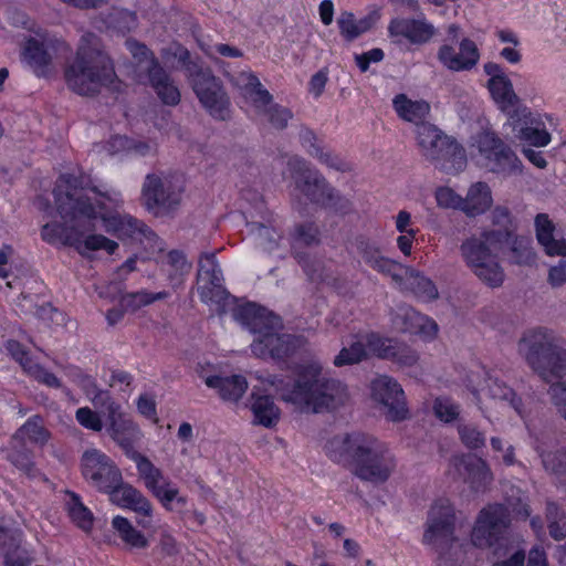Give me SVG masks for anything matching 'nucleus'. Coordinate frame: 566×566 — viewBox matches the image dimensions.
<instances>
[{
    "label": "nucleus",
    "mask_w": 566,
    "mask_h": 566,
    "mask_svg": "<svg viewBox=\"0 0 566 566\" xmlns=\"http://www.w3.org/2000/svg\"><path fill=\"white\" fill-rule=\"evenodd\" d=\"M185 75L208 114L217 120L231 118V102L222 81L205 65L199 56L192 59L188 49L181 48L176 54Z\"/></svg>",
    "instance_id": "nucleus-5"
},
{
    "label": "nucleus",
    "mask_w": 566,
    "mask_h": 566,
    "mask_svg": "<svg viewBox=\"0 0 566 566\" xmlns=\"http://www.w3.org/2000/svg\"><path fill=\"white\" fill-rule=\"evenodd\" d=\"M405 332L419 334L426 339H433L438 333V324L427 315H422L413 308L405 311Z\"/></svg>",
    "instance_id": "nucleus-42"
},
{
    "label": "nucleus",
    "mask_w": 566,
    "mask_h": 566,
    "mask_svg": "<svg viewBox=\"0 0 566 566\" xmlns=\"http://www.w3.org/2000/svg\"><path fill=\"white\" fill-rule=\"evenodd\" d=\"M437 206L441 209L460 210L463 212V197L448 186H439L434 190Z\"/></svg>",
    "instance_id": "nucleus-58"
},
{
    "label": "nucleus",
    "mask_w": 566,
    "mask_h": 566,
    "mask_svg": "<svg viewBox=\"0 0 566 566\" xmlns=\"http://www.w3.org/2000/svg\"><path fill=\"white\" fill-rule=\"evenodd\" d=\"M532 244V239L528 237H514L511 245L512 263L517 265H534L537 255Z\"/></svg>",
    "instance_id": "nucleus-46"
},
{
    "label": "nucleus",
    "mask_w": 566,
    "mask_h": 566,
    "mask_svg": "<svg viewBox=\"0 0 566 566\" xmlns=\"http://www.w3.org/2000/svg\"><path fill=\"white\" fill-rule=\"evenodd\" d=\"M290 235L292 240V251L295 250V243L311 247L318 244L321 241L319 229L313 221L295 224Z\"/></svg>",
    "instance_id": "nucleus-51"
},
{
    "label": "nucleus",
    "mask_w": 566,
    "mask_h": 566,
    "mask_svg": "<svg viewBox=\"0 0 566 566\" xmlns=\"http://www.w3.org/2000/svg\"><path fill=\"white\" fill-rule=\"evenodd\" d=\"M25 371L38 382L43 384L50 388L59 389L62 387L60 378L38 363L33 361Z\"/></svg>",
    "instance_id": "nucleus-62"
},
{
    "label": "nucleus",
    "mask_w": 566,
    "mask_h": 566,
    "mask_svg": "<svg viewBox=\"0 0 566 566\" xmlns=\"http://www.w3.org/2000/svg\"><path fill=\"white\" fill-rule=\"evenodd\" d=\"M83 478L98 492L106 495H142L135 488L124 482L115 461L98 449H87L81 457Z\"/></svg>",
    "instance_id": "nucleus-12"
},
{
    "label": "nucleus",
    "mask_w": 566,
    "mask_h": 566,
    "mask_svg": "<svg viewBox=\"0 0 566 566\" xmlns=\"http://www.w3.org/2000/svg\"><path fill=\"white\" fill-rule=\"evenodd\" d=\"M484 73L489 76L486 88L497 108L510 116L518 105L520 97L514 92L512 81L506 75L502 65L495 62H486L483 65Z\"/></svg>",
    "instance_id": "nucleus-22"
},
{
    "label": "nucleus",
    "mask_w": 566,
    "mask_h": 566,
    "mask_svg": "<svg viewBox=\"0 0 566 566\" xmlns=\"http://www.w3.org/2000/svg\"><path fill=\"white\" fill-rule=\"evenodd\" d=\"M115 504L130 510L136 514V522L143 528H149L154 523L153 505L147 497H116Z\"/></svg>",
    "instance_id": "nucleus-44"
},
{
    "label": "nucleus",
    "mask_w": 566,
    "mask_h": 566,
    "mask_svg": "<svg viewBox=\"0 0 566 566\" xmlns=\"http://www.w3.org/2000/svg\"><path fill=\"white\" fill-rule=\"evenodd\" d=\"M21 61L28 65L36 77H48L52 71V55L44 43L33 36L24 42Z\"/></svg>",
    "instance_id": "nucleus-32"
},
{
    "label": "nucleus",
    "mask_w": 566,
    "mask_h": 566,
    "mask_svg": "<svg viewBox=\"0 0 566 566\" xmlns=\"http://www.w3.org/2000/svg\"><path fill=\"white\" fill-rule=\"evenodd\" d=\"M545 120L552 122V115L533 112L527 106L516 107L509 116L515 136L524 144L536 148L546 147L552 142Z\"/></svg>",
    "instance_id": "nucleus-19"
},
{
    "label": "nucleus",
    "mask_w": 566,
    "mask_h": 566,
    "mask_svg": "<svg viewBox=\"0 0 566 566\" xmlns=\"http://www.w3.org/2000/svg\"><path fill=\"white\" fill-rule=\"evenodd\" d=\"M81 497H71L67 503V511L72 522L84 532H91L94 516L81 501Z\"/></svg>",
    "instance_id": "nucleus-53"
},
{
    "label": "nucleus",
    "mask_w": 566,
    "mask_h": 566,
    "mask_svg": "<svg viewBox=\"0 0 566 566\" xmlns=\"http://www.w3.org/2000/svg\"><path fill=\"white\" fill-rule=\"evenodd\" d=\"M101 197L97 200V218L103 222L104 230L117 239L143 241L151 239L155 232L142 220L130 216L120 214L117 210L123 206L124 199L119 191H99L96 187L92 188Z\"/></svg>",
    "instance_id": "nucleus-11"
},
{
    "label": "nucleus",
    "mask_w": 566,
    "mask_h": 566,
    "mask_svg": "<svg viewBox=\"0 0 566 566\" xmlns=\"http://www.w3.org/2000/svg\"><path fill=\"white\" fill-rule=\"evenodd\" d=\"M9 461L25 475L35 476L36 468L33 460V452L25 448L12 450L8 455Z\"/></svg>",
    "instance_id": "nucleus-59"
},
{
    "label": "nucleus",
    "mask_w": 566,
    "mask_h": 566,
    "mask_svg": "<svg viewBox=\"0 0 566 566\" xmlns=\"http://www.w3.org/2000/svg\"><path fill=\"white\" fill-rule=\"evenodd\" d=\"M511 524V514L503 504H491L480 511L473 530L471 542L478 548L495 546Z\"/></svg>",
    "instance_id": "nucleus-18"
},
{
    "label": "nucleus",
    "mask_w": 566,
    "mask_h": 566,
    "mask_svg": "<svg viewBox=\"0 0 566 566\" xmlns=\"http://www.w3.org/2000/svg\"><path fill=\"white\" fill-rule=\"evenodd\" d=\"M492 205L491 189L488 184L478 181L470 186L463 198V212L469 217L484 213Z\"/></svg>",
    "instance_id": "nucleus-39"
},
{
    "label": "nucleus",
    "mask_w": 566,
    "mask_h": 566,
    "mask_svg": "<svg viewBox=\"0 0 566 566\" xmlns=\"http://www.w3.org/2000/svg\"><path fill=\"white\" fill-rule=\"evenodd\" d=\"M520 348L525 350L527 364L545 381L562 379L566 375L564 340L553 329L537 327L524 333Z\"/></svg>",
    "instance_id": "nucleus-6"
},
{
    "label": "nucleus",
    "mask_w": 566,
    "mask_h": 566,
    "mask_svg": "<svg viewBox=\"0 0 566 566\" xmlns=\"http://www.w3.org/2000/svg\"><path fill=\"white\" fill-rule=\"evenodd\" d=\"M66 86L77 95L95 96L102 87L117 82L111 57L99 48L82 42L73 61L64 69Z\"/></svg>",
    "instance_id": "nucleus-4"
},
{
    "label": "nucleus",
    "mask_w": 566,
    "mask_h": 566,
    "mask_svg": "<svg viewBox=\"0 0 566 566\" xmlns=\"http://www.w3.org/2000/svg\"><path fill=\"white\" fill-rule=\"evenodd\" d=\"M458 434L462 444L469 450L482 449L485 446V434L471 423L458 424Z\"/></svg>",
    "instance_id": "nucleus-56"
},
{
    "label": "nucleus",
    "mask_w": 566,
    "mask_h": 566,
    "mask_svg": "<svg viewBox=\"0 0 566 566\" xmlns=\"http://www.w3.org/2000/svg\"><path fill=\"white\" fill-rule=\"evenodd\" d=\"M104 22L108 29L126 35L136 29L138 18L136 12L124 8H113L105 17Z\"/></svg>",
    "instance_id": "nucleus-45"
},
{
    "label": "nucleus",
    "mask_w": 566,
    "mask_h": 566,
    "mask_svg": "<svg viewBox=\"0 0 566 566\" xmlns=\"http://www.w3.org/2000/svg\"><path fill=\"white\" fill-rule=\"evenodd\" d=\"M392 107L405 122L412 123L416 127L423 122L430 113V104L423 99L413 101L405 93H399L392 98Z\"/></svg>",
    "instance_id": "nucleus-34"
},
{
    "label": "nucleus",
    "mask_w": 566,
    "mask_h": 566,
    "mask_svg": "<svg viewBox=\"0 0 566 566\" xmlns=\"http://www.w3.org/2000/svg\"><path fill=\"white\" fill-rule=\"evenodd\" d=\"M354 244L368 266L381 274L396 277L394 271L398 263L395 260L381 255L380 245L377 241L366 234H358L354 239Z\"/></svg>",
    "instance_id": "nucleus-28"
},
{
    "label": "nucleus",
    "mask_w": 566,
    "mask_h": 566,
    "mask_svg": "<svg viewBox=\"0 0 566 566\" xmlns=\"http://www.w3.org/2000/svg\"><path fill=\"white\" fill-rule=\"evenodd\" d=\"M484 381L489 396L493 399L507 401L514 411L520 416V418L526 423L527 412L525 410L522 398L517 396L516 392L504 381L496 377H492L489 373L485 374Z\"/></svg>",
    "instance_id": "nucleus-38"
},
{
    "label": "nucleus",
    "mask_w": 566,
    "mask_h": 566,
    "mask_svg": "<svg viewBox=\"0 0 566 566\" xmlns=\"http://www.w3.org/2000/svg\"><path fill=\"white\" fill-rule=\"evenodd\" d=\"M326 455L354 475L373 484H382L396 468L395 457L376 438L354 431L337 434L325 444Z\"/></svg>",
    "instance_id": "nucleus-2"
},
{
    "label": "nucleus",
    "mask_w": 566,
    "mask_h": 566,
    "mask_svg": "<svg viewBox=\"0 0 566 566\" xmlns=\"http://www.w3.org/2000/svg\"><path fill=\"white\" fill-rule=\"evenodd\" d=\"M72 381L83 391V394L97 407L104 408L106 413L113 415L120 409V405L115 401L108 390L98 387L94 376L84 373L80 367H75L71 373Z\"/></svg>",
    "instance_id": "nucleus-27"
},
{
    "label": "nucleus",
    "mask_w": 566,
    "mask_h": 566,
    "mask_svg": "<svg viewBox=\"0 0 566 566\" xmlns=\"http://www.w3.org/2000/svg\"><path fill=\"white\" fill-rule=\"evenodd\" d=\"M287 169L300 190L312 203L319 206L337 216H347L353 209V202L332 187L325 177L311 164L300 156H292L287 160Z\"/></svg>",
    "instance_id": "nucleus-8"
},
{
    "label": "nucleus",
    "mask_w": 566,
    "mask_h": 566,
    "mask_svg": "<svg viewBox=\"0 0 566 566\" xmlns=\"http://www.w3.org/2000/svg\"><path fill=\"white\" fill-rule=\"evenodd\" d=\"M223 274L216 252H205L198 261L197 293L202 303L213 306L222 316L235 302V297L223 285Z\"/></svg>",
    "instance_id": "nucleus-13"
},
{
    "label": "nucleus",
    "mask_w": 566,
    "mask_h": 566,
    "mask_svg": "<svg viewBox=\"0 0 566 566\" xmlns=\"http://www.w3.org/2000/svg\"><path fill=\"white\" fill-rule=\"evenodd\" d=\"M169 295L170 293L167 291L149 292L147 290H140L126 293L122 301L126 308L135 312L157 301L166 300Z\"/></svg>",
    "instance_id": "nucleus-47"
},
{
    "label": "nucleus",
    "mask_w": 566,
    "mask_h": 566,
    "mask_svg": "<svg viewBox=\"0 0 566 566\" xmlns=\"http://www.w3.org/2000/svg\"><path fill=\"white\" fill-rule=\"evenodd\" d=\"M368 359V352L360 340L353 342L348 347H343L334 357L335 367H344L360 364Z\"/></svg>",
    "instance_id": "nucleus-49"
},
{
    "label": "nucleus",
    "mask_w": 566,
    "mask_h": 566,
    "mask_svg": "<svg viewBox=\"0 0 566 566\" xmlns=\"http://www.w3.org/2000/svg\"><path fill=\"white\" fill-rule=\"evenodd\" d=\"M336 22L339 34L346 42L355 41L373 28L370 17H364L357 20L355 14L350 11H342Z\"/></svg>",
    "instance_id": "nucleus-40"
},
{
    "label": "nucleus",
    "mask_w": 566,
    "mask_h": 566,
    "mask_svg": "<svg viewBox=\"0 0 566 566\" xmlns=\"http://www.w3.org/2000/svg\"><path fill=\"white\" fill-rule=\"evenodd\" d=\"M235 318L252 334L253 340L265 343L275 333L280 317L266 307L254 302H248L235 311Z\"/></svg>",
    "instance_id": "nucleus-24"
},
{
    "label": "nucleus",
    "mask_w": 566,
    "mask_h": 566,
    "mask_svg": "<svg viewBox=\"0 0 566 566\" xmlns=\"http://www.w3.org/2000/svg\"><path fill=\"white\" fill-rule=\"evenodd\" d=\"M371 397L387 408L386 417L391 421H402L409 410L401 385L392 377L380 375L370 384Z\"/></svg>",
    "instance_id": "nucleus-21"
},
{
    "label": "nucleus",
    "mask_w": 566,
    "mask_h": 566,
    "mask_svg": "<svg viewBox=\"0 0 566 566\" xmlns=\"http://www.w3.org/2000/svg\"><path fill=\"white\" fill-rule=\"evenodd\" d=\"M326 455L354 475L373 484H382L396 468L395 457L376 438L354 431L337 434L325 444Z\"/></svg>",
    "instance_id": "nucleus-3"
},
{
    "label": "nucleus",
    "mask_w": 566,
    "mask_h": 566,
    "mask_svg": "<svg viewBox=\"0 0 566 566\" xmlns=\"http://www.w3.org/2000/svg\"><path fill=\"white\" fill-rule=\"evenodd\" d=\"M460 32L457 23L449 24L447 39L437 53L438 61L452 72L471 71L481 59L476 43L468 36L460 38Z\"/></svg>",
    "instance_id": "nucleus-16"
},
{
    "label": "nucleus",
    "mask_w": 566,
    "mask_h": 566,
    "mask_svg": "<svg viewBox=\"0 0 566 566\" xmlns=\"http://www.w3.org/2000/svg\"><path fill=\"white\" fill-rule=\"evenodd\" d=\"M241 80L243 83V95L252 101L255 108L260 109L261 107L271 105L273 96L266 88L263 87L255 73H242Z\"/></svg>",
    "instance_id": "nucleus-43"
},
{
    "label": "nucleus",
    "mask_w": 566,
    "mask_h": 566,
    "mask_svg": "<svg viewBox=\"0 0 566 566\" xmlns=\"http://www.w3.org/2000/svg\"><path fill=\"white\" fill-rule=\"evenodd\" d=\"M112 528L118 535L125 546L129 548L143 549L148 546V539L138 530H136L130 521L120 515H116L112 520Z\"/></svg>",
    "instance_id": "nucleus-41"
},
{
    "label": "nucleus",
    "mask_w": 566,
    "mask_h": 566,
    "mask_svg": "<svg viewBox=\"0 0 566 566\" xmlns=\"http://www.w3.org/2000/svg\"><path fill=\"white\" fill-rule=\"evenodd\" d=\"M434 416L444 423L455 421L460 416V407L448 397H437L432 405Z\"/></svg>",
    "instance_id": "nucleus-57"
},
{
    "label": "nucleus",
    "mask_w": 566,
    "mask_h": 566,
    "mask_svg": "<svg viewBox=\"0 0 566 566\" xmlns=\"http://www.w3.org/2000/svg\"><path fill=\"white\" fill-rule=\"evenodd\" d=\"M534 226L536 240L547 255L566 256V240L554 238L555 224L547 213H537Z\"/></svg>",
    "instance_id": "nucleus-33"
},
{
    "label": "nucleus",
    "mask_w": 566,
    "mask_h": 566,
    "mask_svg": "<svg viewBox=\"0 0 566 566\" xmlns=\"http://www.w3.org/2000/svg\"><path fill=\"white\" fill-rule=\"evenodd\" d=\"M41 239L52 247H71L82 253V232L74 226L52 221L41 228Z\"/></svg>",
    "instance_id": "nucleus-30"
},
{
    "label": "nucleus",
    "mask_w": 566,
    "mask_h": 566,
    "mask_svg": "<svg viewBox=\"0 0 566 566\" xmlns=\"http://www.w3.org/2000/svg\"><path fill=\"white\" fill-rule=\"evenodd\" d=\"M126 48L138 64H142L144 61H147V69H151L154 66L155 61L159 62L158 59L155 56L154 52L146 44L139 42L138 40L127 39Z\"/></svg>",
    "instance_id": "nucleus-61"
},
{
    "label": "nucleus",
    "mask_w": 566,
    "mask_h": 566,
    "mask_svg": "<svg viewBox=\"0 0 566 566\" xmlns=\"http://www.w3.org/2000/svg\"><path fill=\"white\" fill-rule=\"evenodd\" d=\"M298 139L303 149L319 164L342 172L350 169L349 164L339 155L324 148L322 140L318 139L313 129L305 126L302 127L298 133Z\"/></svg>",
    "instance_id": "nucleus-26"
},
{
    "label": "nucleus",
    "mask_w": 566,
    "mask_h": 566,
    "mask_svg": "<svg viewBox=\"0 0 566 566\" xmlns=\"http://www.w3.org/2000/svg\"><path fill=\"white\" fill-rule=\"evenodd\" d=\"M454 468L463 474L464 481L474 492H485L493 481V473L485 460L473 454L452 459Z\"/></svg>",
    "instance_id": "nucleus-25"
},
{
    "label": "nucleus",
    "mask_w": 566,
    "mask_h": 566,
    "mask_svg": "<svg viewBox=\"0 0 566 566\" xmlns=\"http://www.w3.org/2000/svg\"><path fill=\"white\" fill-rule=\"evenodd\" d=\"M306 345L300 335L274 333L265 343L253 340L252 354L261 359H272L283 370H289V380L281 379L277 389L284 402L304 408L313 413L334 412L349 399L347 385L323 374L317 359L290 364Z\"/></svg>",
    "instance_id": "nucleus-1"
},
{
    "label": "nucleus",
    "mask_w": 566,
    "mask_h": 566,
    "mask_svg": "<svg viewBox=\"0 0 566 566\" xmlns=\"http://www.w3.org/2000/svg\"><path fill=\"white\" fill-rule=\"evenodd\" d=\"M455 520L454 507L449 499L436 500L428 512L422 543L442 555L457 541Z\"/></svg>",
    "instance_id": "nucleus-17"
},
{
    "label": "nucleus",
    "mask_w": 566,
    "mask_h": 566,
    "mask_svg": "<svg viewBox=\"0 0 566 566\" xmlns=\"http://www.w3.org/2000/svg\"><path fill=\"white\" fill-rule=\"evenodd\" d=\"M389 34L402 36L412 44H424L434 35V27L426 20L396 18L388 25Z\"/></svg>",
    "instance_id": "nucleus-29"
},
{
    "label": "nucleus",
    "mask_w": 566,
    "mask_h": 566,
    "mask_svg": "<svg viewBox=\"0 0 566 566\" xmlns=\"http://www.w3.org/2000/svg\"><path fill=\"white\" fill-rule=\"evenodd\" d=\"M251 411L253 422L264 428H274L280 421L281 410L270 395H251Z\"/></svg>",
    "instance_id": "nucleus-36"
},
{
    "label": "nucleus",
    "mask_w": 566,
    "mask_h": 566,
    "mask_svg": "<svg viewBox=\"0 0 566 566\" xmlns=\"http://www.w3.org/2000/svg\"><path fill=\"white\" fill-rule=\"evenodd\" d=\"M546 520L549 536L555 541L566 538V514L555 503L548 502L546 506Z\"/></svg>",
    "instance_id": "nucleus-50"
},
{
    "label": "nucleus",
    "mask_w": 566,
    "mask_h": 566,
    "mask_svg": "<svg viewBox=\"0 0 566 566\" xmlns=\"http://www.w3.org/2000/svg\"><path fill=\"white\" fill-rule=\"evenodd\" d=\"M514 237L517 235L509 229H493L482 233L483 240L471 238L461 244L467 264L486 285L497 287L504 281L503 269L496 255L492 254L491 248L500 250L506 244L512 245Z\"/></svg>",
    "instance_id": "nucleus-7"
},
{
    "label": "nucleus",
    "mask_w": 566,
    "mask_h": 566,
    "mask_svg": "<svg viewBox=\"0 0 566 566\" xmlns=\"http://www.w3.org/2000/svg\"><path fill=\"white\" fill-rule=\"evenodd\" d=\"M416 135L422 155L440 170L455 175L465 168L467 155L463 146L444 135L437 126L423 122L416 127Z\"/></svg>",
    "instance_id": "nucleus-10"
},
{
    "label": "nucleus",
    "mask_w": 566,
    "mask_h": 566,
    "mask_svg": "<svg viewBox=\"0 0 566 566\" xmlns=\"http://www.w3.org/2000/svg\"><path fill=\"white\" fill-rule=\"evenodd\" d=\"M56 210L63 219H97V201L83 193V178L73 174H62L53 189Z\"/></svg>",
    "instance_id": "nucleus-14"
},
{
    "label": "nucleus",
    "mask_w": 566,
    "mask_h": 566,
    "mask_svg": "<svg viewBox=\"0 0 566 566\" xmlns=\"http://www.w3.org/2000/svg\"><path fill=\"white\" fill-rule=\"evenodd\" d=\"M545 470L558 479L566 480V447L541 454Z\"/></svg>",
    "instance_id": "nucleus-54"
},
{
    "label": "nucleus",
    "mask_w": 566,
    "mask_h": 566,
    "mask_svg": "<svg viewBox=\"0 0 566 566\" xmlns=\"http://www.w3.org/2000/svg\"><path fill=\"white\" fill-rule=\"evenodd\" d=\"M20 542V532L11 527L4 517H0V553L4 556L6 566H27L21 556L15 557Z\"/></svg>",
    "instance_id": "nucleus-37"
},
{
    "label": "nucleus",
    "mask_w": 566,
    "mask_h": 566,
    "mask_svg": "<svg viewBox=\"0 0 566 566\" xmlns=\"http://www.w3.org/2000/svg\"><path fill=\"white\" fill-rule=\"evenodd\" d=\"M148 83L164 105L177 106L180 103L181 94L170 75L159 62H154L151 69H146Z\"/></svg>",
    "instance_id": "nucleus-31"
},
{
    "label": "nucleus",
    "mask_w": 566,
    "mask_h": 566,
    "mask_svg": "<svg viewBox=\"0 0 566 566\" xmlns=\"http://www.w3.org/2000/svg\"><path fill=\"white\" fill-rule=\"evenodd\" d=\"M82 250L98 251L104 250L109 255H113L118 250V243L108 239L103 234H90L84 240L82 239ZM82 251L81 254H83Z\"/></svg>",
    "instance_id": "nucleus-60"
},
{
    "label": "nucleus",
    "mask_w": 566,
    "mask_h": 566,
    "mask_svg": "<svg viewBox=\"0 0 566 566\" xmlns=\"http://www.w3.org/2000/svg\"><path fill=\"white\" fill-rule=\"evenodd\" d=\"M474 142L490 171L503 177L523 172V164L517 155L495 132L484 129L476 134Z\"/></svg>",
    "instance_id": "nucleus-15"
},
{
    "label": "nucleus",
    "mask_w": 566,
    "mask_h": 566,
    "mask_svg": "<svg viewBox=\"0 0 566 566\" xmlns=\"http://www.w3.org/2000/svg\"><path fill=\"white\" fill-rule=\"evenodd\" d=\"M365 347L369 357H376L401 367H412L417 364L419 356L415 349L397 339L382 336L378 332H369L364 337Z\"/></svg>",
    "instance_id": "nucleus-20"
},
{
    "label": "nucleus",
    "mask_w": 566,
    "mask_h": 566,
    "mask_svg": "<svg viewBox=\"0 0 566 566\" xmlns=\"http://www.w3.org/2000/svg\"><path fill=\"white\" fill-rule=\"evenodd\" d=\"M410 286L412 293L424 302L434 301L439 296L434 282L418 271L411 274Z\"/></svg>",
    "instance_id": "nucleus-52"
},
{
    "label": "nucleus",
    "mask_w": 566,
    "mask_h": 566,
    "mask_svg": "<svg viewBox=\"0 0 566 566\" xmlns=\"http://www.w3.org/2000/svg\"><path fill=\"white\" fill-rule=\"evenodd\" d=\"M209 388L218 390L219 396L227 401H239L248 389V381L242 375L221 377L212 375L206 378Z\"/></svg>",
    "instance_id": "nucleus-35"
},
{
    "label": "nucleus",
    "mask_w": 566,
    "mask_h": 566,
    "mask_svg": "<svg viewBox=\"0 0 566 566\" xmlns=\"http://www.w3.org/2000/svg\"><path fill=\"white\" fill-rule=\"evenodd\" d=\"M107 419L113 440L120 447L124 454L136 464L139 476L153 495H178L177 490L167 489L168 482L160 469L135 449L133 432L137 430L136 424L132 420L124 419L120 409L114 411L113 415L107 413Z\"/></svg>",
    "instance_id": "nucleus-9"
},
{
    "label": "nucleus",
    "mask_w": 566,
    "mask_h": 566,
    "mask_svg": "<svg viewBox=\"0 0 566 566\" xmlns=\"http://www.w3.org/2000/svg\"><path fill=\"white\" fill-rule=\"evenodd\" d=\"M18 433H22L30 442L41 447L51 439V432L44 427L43 419L39 415L30 417L18 430Z\"/></svg>",
    "instance_id": "nucleus-48"
},
{
    "label": "nucleus",
    "mask_w": 566,
    "mask_h": 566,
    "mask_svg": "<svg viewBox=\"0 0 566 566\" xmlns=\"http://www.w3.org/2000/svg\"><path fill=\"white\" fill-rule=\"evenodd\" d=\"M143 199L148 211L155 216H165L177 209L181 193L171 185H165L160 177L147 175L143 186Z\"/></svg>",
    "instance_id": "nucleus-23"
},
{
    "label": "nucleus",
    "mask_w": 566,
    "mask_h": 566,
    "mask_svg": "<svg viewBox=\"0 0 566 566\" xmlns=\"http://www.w3.org/2000/svg\"><path fill=\"white\" fill-rule=\"evenodd\" d=\"M166 263L172 269L167 274L169 282L175 286L182 282V276L189 271L186 255L180 250H170L166 255Z\"/></svg>",
    "instance_id": "nucleus-55"
},
{
    "label": "nucleus",
    "mask_w": 566,
    "mask_h": 566,
    "mask_svg": "<svg viewBox=\"0 0 566 566\" xmlns=\"http://www.w3.org/2000/svg\"><path fill=\"white\" fill-rule=\"evenodd\" d=\"M76 421L85 429L98 432L103 429L99 415L90 407H81L75 411Z\"/></svg>",
    "instance_id": "nucleus-63"
},
{
    "label": "nucleus",
    "mask_w": 566,
    "mask_h": 566,
    "mask_svg": "<svg viewBox=\"0 0 566 566\" xmlns=\"http://www.w3.org/2000/svg\"><path fill=\"white\" fill-rule=\"evenodd\" d=\"M4 348L8 355L19 363L24 370H27L33 363L29 350L19 340L8 339L4 344Z\"/></svg>",
    "instance_id": "nucleus-64"
}]
</instances>
